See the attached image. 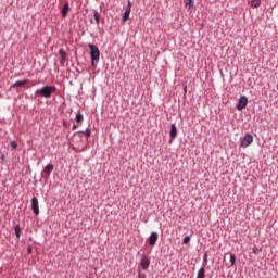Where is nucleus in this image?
<instances>
[{
    "label": "nucleus",
    "mask_w": 278,
    "mask_h": 278,
    "mask_svg": "<svg viewBox=\"0 0 278 278\" xmlns=\"http://www.w3.org/2000/svg\"><path fill=\"white\" fill-rule=\"evenodd\" d=\"M157 240H160V235L155 231L151 232L150 236L146 239V242L149 247L153 248L157 244Z\"/></svg>",
    "instance_id": "nucleus-4"
},
{
    "label": "nucleus",
    "mask_w": 278,
    "mask_h": 278,
    "mask_svg": "<svg viewBox=\"0 0 278 278\" xmlns=\"http://www.w3.org/2000/svg\"><path fill=\"white\" fill-rule=\"evenodd\" d=\"M182 90H184V94H187V92H188V85L186 83H182Z\"/></svg>",
    "instance_id": "nucleus-24"
},
{
    "label": "nucleus",
    "mask_w": 278,
    "mask_h": 278,
    "mask_svg": "<svg viewBox=\"0 0 278 278\" xmlns=\"http://www.w3.org/2000/svg\"><path fill=\"white\" fill-rule=\"evenodd\" d=\"M30 208L33 210V214H35V216H40V203L36 197L31 198Z\"/></svg>",
    "instance_id": "nucleus-5"
},
{
    "label": "nucleus",
    "mask_w": 278,
    "mask_h": 278,
    "mask_svg": "<svg viewBox=\"0 0 278 278\" xmlns=\"http://www.w3.org/2000/svg\"><path fill=\"white\" fill-rule=\"evenodd\" d=\"M34 184H38V180L35 179V180H34Z\"/></svg>",
    "instance_id": "nucleus-34"
},
{
    "label": "nucleus",
    "mask_w": 278,
    "mask_h": 278,
    "mask_svg": "<svg viewBox=\"0 0 278 278\" xmlns=\"http://www.w3.org/2000/svg\"><path fill=\"white\" fill-rule=\"evenodd\" d=\"M83 134L87 137L90 138V136L92 135V131H90V128L85 129V131H83Z\"/></svg>",
    "instance_id": "nucleus-22"
},
{
    "label": "nucleus",
    "mask_w": 278,
    "mask_h": 278,
    "mask_svg": "<svg viewBox=\"0 0 278 278\" xmlns=\"http://www.w3.org/2000/svg\"><path fill=\"white\" fill-rule=\"evenodd\" d=\"M90 23H93L92 20L90 21Z\"/></svg>",
    "instance_id": "nucleus-35"
},
{
    "label": "nucleus",
    "mask_w": 278,
    "mask_h": 278,
    "mask_svg": "<svg viewBox=\"0 0 278 278\" xmlns=\"http://www.w3.org/2000/svg\"><path fill=\"white\" fill-rule=\"evenodd\" d=\"M105 106H102V110L104 109Z\"/></svg>",
    "instance_id": "nucleus-36"
},
{
    "label": "nucleus",
    "mask_w": 278,
    "mask_h": 278,
    "mask_svg": "<svg viewBox=\"0 0 278 278\" xmlns=\"http://www.w3.org/2000/svg\"><path fill=\"white\" fill-rule=\"evenodd\" d=\"M186 5H189V8H194V0H188V3Z\"/></svg>",
    "instance_id": "nucleus-26"
},
{
    "label": "nucleus",
    "mask_w": 278,
    "mask_h": 278,
    "mask_svg": "<svg viewBox=\"0 0 278 278\" xmlns=\"http://www.w3.org/2000/svg\"><path fill=\"white\" fill-rule=\"evenodd\" d=\"M139 265L142 270H149V266H151V260H149V256L146 254H142Z\"/></svg>",
    "instance_id": "nucleus-7"
},
{
    "label": "nucleus",
    "mask_w": 278,
    "mask_h": 278,
    "mask_svg": "<svg viewBox=\"0 0 278 278\" xmlns=\"http://www.w3.org/2000/svg\"><path fill=\"white\" fill-rule=\"evenodd\" d=\"M54 168H55V165H53V164L46 165L43 168V172H41V179H42V177H45V175H46V179H49V177H51V173H53Z\"/></svg>",
    "instance_id": "nucleus-8"
},
{
    "label": "nucleus",
    "mask_w": 278,
    "mask_h": 278,
    "mask_svg": "<svg viewBox=\"0 0 278 278\" xmlns=\"http://www.w3.org/2000/svg\"><path fill=\"white\" fill-rule=\"evenodd\" d=\"M249 98L247 96H241L239 99H237L236 105H248Z\"/></svg>",
    "instance_id": "nucleus-12"
},
{
    "label": "nucleus",
    "mask_w": 278,
    "mask_h": 278,
    "mask_svg": "<svg viewBox=\"0 0 278 278\" xmlns=\"http://www.w3.org/2000/svg\"><path fill=\"white\" fill-rule=\"evenodd\" d=\"M129 14H131V12H129V11L124 12L123 17H122V21L124 23H127V21H129Z\"/></svg>",
    "instance_id": "nucleus-17"
},
{
    "label": "nucleus",
    "mask_w": 278,
    "mask_h": 278,
    "mask_svg": "<svg viewBox=\"0 0 278 278\" xmlns=\"http://www.w3.org/2000/svg\"><path fill=\"white\" fill-rule=\"evenodd\" d=\"M169 138H170L169 144L170 142H173V140H175V138H177V125L175 123L170 125Z\"/></svg>",
    "instance_id": "nucleus-10"
},
{
    "label": "nucleus",
    "mask_w": 278,
    "mask_h": 278,
    "mask_svg": "<svg viewBox=\"0 0 278 278\" xmlns=\"http://www.w3.org/2000/svg\"><path fill=\"white\" fill-rule=\"evenodd\" d=\"M84 130H79L73 134L72 136V142L74 144H81L84 142Z\"/></svg>",
    "instance_id": "nucleus-6"
},
{
    "label": "nucleus",
    "mask_w": 278,
    "mask_h": 278,
    "mask_svg": "<svg viewBox=\"0 0 278 278\" xmlns=\"http://www.w3.org/2000/svg\"><path fill=\"white\" fill-rule=\"evenodd\" d=\"M29 84V79H24V80H17L13 85H11V90L16 89V88H25Z\"/></svg>",
    "instance_id": "nucleus-9"
},
{
    "label": "nucleus",
    "mask_w": 278,
    "mask_h": 278,
    "mask_svg": "<svg viewBox=\"0 0 278 278\" xmlns=\"http://www.w3.org/2000/svg\"><path fill=\"white\" fill-rule=\"evenodd\" d=\"M252 253H254V255H260V253H262V249L254 245L252 249Z\"/></svg>",
    "instance_id": "nucleus-19"
},
{
    "label": "nucleus",
    "mask_w": 278,
    "mask_h": 278,
    "mask_svg": "<svg viewBox=\"0 0 278 278\" xmlns=\"http://www.w3.org/2000/svg\"><path fill=\"white\" fill-rule=\"evenodd\" d=\"M236 108L238 109L239 112H242V110H244L247 105H237Z\"/></svg>",
    "instance_id": "nucleus-28"
},
{
    "label": "nucleus",
    "mask_w": 278,
    "mask_h": 278,
    "mask_svg": "<svg viewBox=\"0 0 278 278\" xmlns=\"http://www.w3.org/2000/svg\"><path fill=\"white\" fill-rule=\"evenodd\" d=\"M230 264L231 266H236V254H230Z\"/></svg>",
    "instance_id": "nucleus-21"
},
{
    "label": "nucleus",
    "mask_w": 278,
    "mask_h": 278,
    "mask_svg": "<svg viewBox=\"0 0 278 278\" xmlns=\"http://www.w3.org/2000/svg\"><path fill=\"white\" fill-rule=\"evenodd\" d=\"M13 229L15 231V237H16V240L18 242V240H21V233H22V231H21V224L14 225Z\"/></svg>",
    "instance_id": "nucleus-13"
},
{
    "label": "nucleus",
    "mask_w": 278,
    "mask_h": 278,
    "mask_svg": "<svg viewBox=\"0 0 278 278\" xmlns=\"http://www.w3.org/2000/svg\"><path fill=\"white\" fill-rule=\"evenodd\" d=\"M0 160H2V162H5V154H3V152H0Z\"/></svg>",
    "instance_id": "nucleus-29"
},
{
    "label": "nucleus",
    "mask_w": 278,
    "mask_h": 278,
    "mask_svg": "<svg viewBox=\"0 0 278 278\" xmlns=\"http://www.w3.org/2000/svg\"><path fill=\"white\" fill-rule=\"evenodd\" d=\"M93 18L97 25H99V23H101V13L99 11H93Z\"/></svg>",
    "instance_id": "nucleus-16"
},
{
    "label": "nucleus",
    "mask_w": 278,
    "mask_h": 278,
    "mask_svg": "<svg viewBox=\"0 0 278 278\" xmlns=\"http://www.w3.org/2000/svg\"><path fill=\"white\" fill-rule=\"evenodd\" d=\"M88 48L90 50L91 66H94V64L99 63L101 51L99 50V47L94 46V43H88Z\"/></svg>",
    "instance_id": "nucleus-2"
},
{
    "label": "nucleus",
    "mask_w": 278,
    "mask_h": 278,
    "mask_svg": "<svg viewBox=\"0 0 278 278\" xmlns=\"http://www.w3.org/2000/svg\"><path fill=\"white\" fill-rule=\"evenodd\" d=\"M76 123H83L84 122V114L78 112L75 117Z\"/></svg>",
    "instance_id": "nucleus-18"
},
{
    "label": "nucleus",
    "mask_w": 278,
    "mask_h": 278,
    "mask_svg": "<svg viewBox=\"0 0 278 278\" xmlns=\"http://www.w3.org/2000/svg\"><path fill=\"white\" fill-rule=\"evenodd\" d=\"M215 112H216V113L220 112V109H218V110L215 109Z\"/></svg>",
    "instance_id": "nucleus-33"
},
{
    "label": "nucleus",
    "mask_w": 278,
    "mask_h": 278,
    "mask_svg": "<svg viewBox=\"0 0 278 278\" xmlns=\"http://www.w3.org/2000/svg\"><path fill=\"white\" fill-rule=\"evenodd\" d=\"M55 92H58V87L46 85L41 89L35 91V97H38V99H51V96L55 94Z\"/></svg>",
    "instance_id": "nucleus-1"
},
{
    "label": "nucleus",
    "mask_w": 278,
    "mask_h": 278,
    "mask_svg": "<svg viewBox=\"0 0 278 278\" xmlns=\"http://www.w3.org/2000/svg\"><path fill=\"white\" fill-rule=\"evenodd\" d=\"M253 144V135L247 132L242 138H240L239 147L241 149H247V147H251Z\"/></svg>",
    "instance_id": "nucleus-3"
},
{
    "label": "nucleus",
    "mask_w": 278,
    "mask_h": 278,
    "mask_svg": "<svg viewBox=\"0 0 278 278\" xmlns=\"http://www.w3.org/2000/svg\"><path fill=\"white\" fill-rule=\"evenodd\" d=\"M261 3L262 2L260 0H253L251 5L252 8H260Z\"/></svg>",
    "instance_id": "nucleus-20"
},
{
    "label": "nucleus",
    "mask_w": 278,
    "mask_h": 278,
    "mask_svg": "<svg viewBox=\"0 0 278 278\" xmlns=\"http://www.w3.org/2000/svg\"><path fill=\"white\" fill-rule=\"evenodd\" d=\"M59 55L61 58V64H64V62H66V52L64 51V49L59 50Z\"/></svg>",
    "instance_id": "nucleus-15"
},
{
    "label": "nucleus",
    "mask_w": 278,
    "mask_h": 278,
    "mask_svg": "<svg viewBox=\"0 0 278 278\" xmlns=\"http://www.w3.org/2000/svg\"><path fill=\"white\" fill-rule=\"evenodd\" d=\"M12 149H18V143L16 141H11Z\"/></svg>",
    "instance_id": "nucleus-25"
},
{
    "label": "nucleus",
    "mask_w": 278,
    "mask_h": 278,
    "mask_svg": "<svg viewBox=\"0 0 278 278\" xmlns=\"http://www.w3.org/2000/svg\"><path fill=\"white\" fill-rule=\"evenodd\" d=\"M71 10V5L68 4V2H66L64 5H63V9L61 10V14H62V17L63 18H66L68 16V12Z\"/></svg>",
    "instance_id": "nucleus-11"
},
{
    "label": "nucleus",
    "mask_w": 278,
    "mask_h": 278,
    "mask_svg": "<svg viewBox=\"0 0 278 278\" xmlns=\"http://www.w3.org/2000/svg\"><path fill=\"white\" fill-rule=\"evenodd\" d=\"M203 262H207V254H204Z\"/></svg>",
    "instance_id": "nucleus-32"
},
{
    "label": "nucleus",
    "mask_w": 278,
    "mask_h": 278,
    "mask_svg": "<svg viewBox=\"0 0 278 278\" xmlns=\"http://www.w3.org/2000/svg\"><path fill=\"white\" fill-rule=\"evenodd\" d=\"M190 243V236H186L184 239H182V244H189Z\"/></svg>",
    "instance_id": "nucleus-23"
},
{
    "label": "nucleus",
    "mask_w": 278,
    "mask_h": 278,
    "mask_svg": "<svg viewBox=\"0 0 278 278\" xmlns=\"http://www.w3.org/2000/svg\"><path fill=\"white\" fill-rule=\"evenodd\" d=\"M31 252H33L31 245H28V247H27V253H28V254H31Z\"/></svg>",
    "instance_id": "nucleus-30"
},
{
    "label": "nucleus",
    "mask_w": 278,
    "mask_h": 278,
    "mask_svg": "<svg viewBox=\"0 0 278 278\" xmlns=\"http://www.w3.org/2000/svg\"><path fill=\"white\" fill-rule=\"evenodd\" d=\"M72 129L75 131V129H77V124H74V125L72 126Z\"/></svg>",
    "instance_id": "nucleus-31"
},
{
    "label": "nucleus",
    "mask_w": 278,
    "mask_h": 278,
    "mask_svg": "<svg viewBox=\"0 0 278 278\" xmlns=\"http://www.w3.org/2000/svg\"><path fill=\"white\" fill-rule=\"evenodd\" d=\"M125 11L131 12V1L127 2V7Z\"/></svg>",
    "instance_id": "nucleus-27"
},
{
    "label": "nucleus",
    "mask_w": 278,
    "mask_h": 278,
    "mask_svg": "<svg viewBox=\"0 0 278 278\" xmlns=\"http://www.w3.org/2000/svg\"><path fill=\"white\" fill-rule=\"evenodd\" d=\"M197 278H205V263H203L202 267L199 269Z\"/></svg>",
    "instance_id": "nucleus-14"
}]
</instances>
